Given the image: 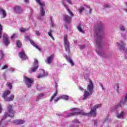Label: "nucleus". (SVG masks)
<instances>
[{
	"label": "nucleus",
	"mask_w": 127,
	"mask_h": 127,
	"mask_svg": "<svg viewBox=\"0 0 127 127\" xmlns=\"http://www.w3.org/2000/svg\"><path fill=\"white\" fill-rule=\"evenodd\" d=\"M63 17L64 21H65L66 23H70V22H71V20L72 19V18L69 16V15H64Z\"/></svg>",
	"instance_id": "obj_16"
},
{
	"label": "nucleus",
	"mask_w": 127,
	"mask_h": 127,
	"mask_svg": "<svg viewBox=\"0 0 127 127\" xmlns=\"http://www.w3.org/2000/svg\"><path fill=\"white\" fill-rule=\"evenodd\" d=\"M55 57V55L54 54H52L51 56L47 57V59L45 61L47 64H51L52 62H53V60H54V58Z\"/></svg>",
	"instance_id": "obj_11"
},
{
	"label": "nucleus",
	"mask_w": 127,
	"mask_h": 127,
	"mask_svg": "<svg viewBox=\"0 0 127 127\" xmlns=\"http://www.w3.org/2000/svg\"><path fill=\"white\" fill-rule=\"evenodd\" d=\"M8 123H10V120L8 121Z\"/></svg>",
	"instance_id": "obj_56"
},
{
	"label": "nucleus",
	"mask_w": 127,
	"mask_h": 127,
	"mask_svg": "<svg viewBox=\"0 0 127 127\" xmlns=\"http://www.w3.org/2000/svg\"><path fill=\"white\" fill-rule=\"evenodd\" d=\"M7 68H8V66H7V64H5L4 66H3L1 68L2 70H4V69H7Z\"/></svg>",
	"instance_id": "obj_40"
},
{
	"label": "nucleus",
	"mask_w": 127,
	"mask_h": 127,
	"mask_svg": "<svg viewBox=\"0 0 127 127\" xmlns=\"http://www.w3.org/2000/svg\"><path fill=\"white\" fill-rule=\"evenodd\" d=\"M100 86H101L102 90H105V88H104V86L103 85V84H101Z\"/></svg>",
	"instance_id": "obj_51"
},
{
	"label": "nucleus",
	"mask_w": 127,
	"mask_h": 127,
	"mask_svg": "<svg viewBox=\"0 0 127 127\" xmlns=\"http://www.w3.org/2000/svg\"><path fill=\"white\" fill-rule=\"evenodd\" d=\"M7 112H5L4 114V116L0 120V127H4L7 125H8V122H5L3 123V121L4 119H6L7 117L10 118H13L14 117V114H15V111L13 110L12 108V105L9 104L7 106Z\"/></svg>",
	"instance_id": "obj_3"
},
{
	"label": "nucleus",
	"mask_w": 127,
	"mask_h": 127,
	"mask_svg": "<svg viewBox=\"0 0 127 127\" xmlns=\"http://www.w3.org/2000/svg\"><path fill=\"white\" fill-rule=\"evenodd\" d=\"M69 127H75V125H74V124H71V125H70L69 126Z\"/></svg>",
	"instance_id": "obj_54"
},
{
	"label": "nucleus",
	"mask_w": 127,
	"mask_h": 127,
	"mask_svg": "<svg viewBox=\"0 0 127 127\" xmlns=\"http://www.w3.org/2000/svg\"><path fill=\"white\" fill-rule=\"evenodd\" d=\"M2 76H3L4 79H6V77L5 72H4V73L2 74Z\"/></svg>",
	"instance_id": "obj_47"
},
{
	"label": "nucleus",
	"mask_w": 127,
	"mask_h": 127,
	"mask_svg": "<svg viewBox=\"0 0 127 127\" xmlns=\"http://www.w3.org/2000/svg\"><path fill=\"white\" fill-rule=\"evenodd\" d=\"M24 1L26 3L29 2V0H24Z\"/></svg>",
	"instance_id": "obj_53"
},
{
	"label": "nucleus",
	"mask_w": 127,
	"mask_h": 127,
	"mask_svg": "<svg viewBox=\"0 0 127 127\" xmlns=\"http://www.w3.org/2000/svg\"><path fill=\"white\" fill-rule=\"evenodd\" d=\"M124 117H125V113L124 112H122L117 115V118L118 119H124Z\"/></svg>",
	"instance_id": "obj_22"
},
{
	"label": "nucleus",
	"mask_w": 127,
	"mask_h": 127,
	"mask_svg": "<svg viewBox=\"0 0 127 127\" xmlns=\"http://www.w3.org/2000/svg\"><path fill=\"white\" fill-rule=\"evenodd\" d=\"M105 122H109V117H107L104 120Z\"/></svg>",
	"instance_id": "obj_52"
},
{
	"label": "nucleus",
	"mask_w": 127,
	"mask_h": 127,
	"mask_svg": "<svg viewBox=\"0 0 127 127\" xmlns=\"http://www.w3.org/2000/svg\"><path fill=\"white\" fill-rule=\"evenodd\" d=\"M36 88L39 91H41V90L43 89V88H42V87H41V85H37Z\"/></svg>",
	"instance_id": "obj_32"
},
{
	"label": "nucleus",
	"mask_w": 127,
	"mask_h": 127,
	"mask_svg": "<svg viewBox=\"0 0 127 127\" xmlns=\"http://www.w3.org/2000/svg\"><path fill=\"white\" fill-rule=\"evenodd\" d=\"M78 10L79 12V13H82L84 10H85V8H84V7H80L78 9Z\"/></svg>",
	"instance_id": "obj_30"
},
{
	"label": "nucleus",
	"mask_w": 127,
	"mask_h": 127,
	"mask_svg": "<svg viewBox=\"0 0 127 127\" xmlns=\"http://www.w3.org/2000/svg\"><path fill=\"white\" fill-rule=\"evenodd\" d=\"M24 82H25V85L27 88H31L34 80H33V79L32 78H29L27 76H24Z\"/></svg>",
	"instance_id": "obj_8"
},
{
	"label": "nucleus",
	"mask_w": 127,
	"mask_h": 127,
	"mask_svg": "<svg viewBox=\"0 0 127 127\" xmlns=\"http://www.w3.org/2000/svg\"><path fill=\"white\" fill-rule=\"evenodd\" d=\"M0 61H1V60H2V59H3V52H2V51H0Z\"/></svg>",
	"instance_id": "obj_31"
},
{
	"label": "nucleus",
	"mask_w": 127,
	"mask_h": 127,
	"mask_svg": "<svg viewBox=\"0 0 127 127\" xmlns=\"http://www.w3.org/2000/svg\"><path fill=\"white\" fill-rule=\"evenodd\" d=\"M16 46L17 47L20 48V47H21V42H20L19 40L17 41L16 42Z\"/></svg>",
	"instance_id": "obj_29"
},
{
	"label": "nucleus",
	"mask_w": 127,
	"mask_h": 127,
	"mask_svg": "<svg viewBox=\"0 0 127 127\" xmlns=\"http://www.w3.org/2000/svg\"><path fill=\"white\" fill-rule=\"evenodd\" d=\"M29 18L30 20H33V16H29Z\"/></svg>",
	"instance_id": "obj_50"
},
{
	"label": "nucleus",
	"mask_w": 127,
	"mask_h": 127,
	"mask_svg": "<svg viewBox=\"0 0 127 127\" xmlns=\"http://www.w3.org/2000/svg\"><path fill=\"white\" fill-rule=\"evenodd\" d=\"M64 44L65 51L68 53V56L65 55L64 57L67 62H68V63H70L71 66H74V62H73V61H72V60L70 58V43H69V41H68V36L67 35H64Z\"/></svg>",
	"instance_id": "obj_4"
},
{
	"label": "nucleus",
	"mask_w": 127,
	"mask_h": 127,
	"mask_svg": "<svg viewBox=\"0 0 127 127\" xmlns=\"http://www.w3.org/2000/svg\"><path fill=\"white\" fill-rule=\"evenodd\" d=\"M0 14L3 15V18H4L6 16V12L3 9L0 8Z\"/></svg>",
	"instance_id": "obj_21"
},
{
	"label": "nucleus",
	"mask_w": 127,
	"mask_h": 127,
	"mask_svg": "<svg viewBox=\"0 0 127 127\" xmlns=\"http://www.w3.org/2000/svg\"><path fill=\"white\" fill-rule=\"evenodd\" d=\"M109 7H110V5L108 4H105L104 5V8H109Z\"/></svg>",
	"instance_id": "obj_42"
},
{
	"label": "nucleus",
	"mask_w": 127,
	"mask_h": 127,
	"mask_svg": "<svg viewBox=\"0 0 127 127\" xmlns=\"http://www.w3.org/2000/svg\"><path fill=\"white\" fill-rule=\"evenodd\" d=\"M86 90H87L84 91L82 100H86V99H88V97L93 95V92L94 91V83H93L92 80H89V83L87 85Z\"/></svg>",
	"instance_id": "obj_6"
},
{
	"label": "nucleus",
	"mask_w": 127,
	"mask_h": 127,
	"mask_svg": "<svg viewBox=\"0 0 127 127\" xmlns=\"http://www.w3.org/2000/svg\"><path fill=\"white\" fill-rule=\"evenodd\" d=\"M8 70L10 72H14V68L12 67L10 68Z\"/></svg>",
	"instance_id": "obj_43"
},
{
	"label": "nucleus",
	"mask_w": 127,
	"mask_h": 127,
	"mask_svg": "<svg viewBox=\"0 0 127 127\" xmlns=\"http://www.w3.org/2000/svg\"><path fill=\"white\" fill-rule=\"evenodd\" d=\"M85 45H80L79 46V48L80 49H81V50L84 49V48H85Z\"/></svg>",
	"instance_id": "obj_41"
},
{
	"label": "nucleus",
	"mask_w": 127,
	"mask_h": 127,
	"mask_svg": "<svg viewBox=\"0 0 127 127\" xmlns=\"http://www.w3.org/2000/svg\"><path fill=\"white\" fill-rule=\"evenodd\" d=\"M3 41L4 42V44L5 45H9V43H10V41L8 39V37L6 33H4L3 34Z\"/></svg>",
	"instance_id": "obj_12"
},
{
	"label": "nucleus",
	"mask_w": 127,
	"mask_h": 127,
	"mask_svg": "<svg viewBox=\"0 0 127 127\" xmlns=\"http://www.w3.org/2000/svg\"><path fill=\"white\" fill-rule=\"evenodd\" d=\"M69 4H72V2H71V0H65Z\"/></svg>",
	"instance_id": "obj_49"
},
{
	"label": "nucleus",
	"mask_w": 127,
	"mask_h": 127,
	"mask_svg": "<svg viewBox=\"0 0 127 127\" xmlns=\"http://www.w3.org/2000/svg\"><path fill=\"white\" fill-rule=\"evenodd\" d=\"M44 97V93H40L39 94L37 97V101H39V100H41Z\"/></svg>",
	"instance_id": "obj_24"
},
{
	"label": "nucleus",
	"mask_w": 127,
	"mask_h": 127,
	"mask_svg": "<svg viewBox=\"0 0 127 127\" xmlns=\"http://www.w3.org/2000/svg\"><path fill=\"white\" fill-rule=\"evenodd\" d=\"M104 31V25L100 22L96 24L94 27V38L96 43V52L100 56L106 58V54L103 51V31Z\"/></svg>",
	"instance_id": "obj_1"
},
{
	"label": "nucleus",
	"mask_w": 127,
	"mask_h": 127,
	"mask_svg": "<svg viewBox=\"0 0 127 127\" xmlns=\"http://www.w3.org/2000/svg\"><path fill=\"white\" fill-rule=\"evenodd\" d=\"M14 99V95H11L9 97H7L4 100L5 102H11Z\"/></svg>",
	"instance_id": "obj_20"
},
{
	"label": "nucleus",
	"mask_w": 127,
	"mask_h": 127,
	"mask_svg": "<svg viewBox=\"0 0 127 127\" xmlns=\"http://www.w3.org/2000/svg\"><path fill=\"white\" fill-rule=\"evenodd\" d=\"M79 89L80 90V91H81L82 92H84V88H83L82 87L79 86Z\"/></svg>",
	"instance_id": "obj_46"
},
{
	"label": "nucleus",
	"mask_w": 127,
	"mask_h": 127,
	"mask_svg": "<svg viewBox=\"0 0 127 127\" xmlns=\"http://www.w3.org/2000/svg\"><path fill=\"white\" fill-rule=\"evenodd\" d=\"M97 125H98V120H94V125L97 127Z\"/></svg>",
	"instance_id": "obj_44"
},
{
	"label": "nucleus",
	"mask_w": 127,
	"mask_h": 127,
	"mask_svg": "<svg viewBox=\"0 0 127 127\" xmlns=\"http://www.w3.org/2000/svg\"><path fill=\"white\" fill-rule=\"evenodd\" d=\"M65 2H66V0H62V4H63L64 6V7H65V8L66 9V10L68 11V12L69 15H70V16H73V13H72V11H71V10H70V9H69V7H68L67 5L65 4Z\"/></svg>",
	"instance_id": "obj_13"
},
{
	"label": "nucleus",
	"mask_w": 127,
	"mask_h": 127,
	"mask_svg": "<svg viewBox=\"0 0 127 127\" xmlns=\"http://www.w3.org/2000/svg\"><path fill=\"white\" fill-rule=\"evenodd\" d=\"M84 6H86V7H88L89 8V13H91L92 9L90 8V6L89 5H87L86 4H84Z\"/></svg>",
	"instance_id": "obj_33"
},
{
	"label": "nucleus",
	"mask_w": 127,
	"mask_h": 127,
	"mask_svg": "<svg viewBox=\"0 0 127 127\" xmlns=\"http://www.w3.org/2000/svg\"><path fill=\"white\" fill-rule=\"evenodd\" d=\"M19 56L22 60H26L28 59L27 56H26V54H25L23 51L19 53Z\"/></svg>",
	"instance_id": "obj_14"
},
{
	"label": "nucleus",
	"mask_w": 127,
	"mask_h": 127,
	"mask_svg": "<svg viewBox=\"0 0 127 127\" xmlns=\"http://www.w3.org/2000/svg\"><path fill=\"white\" fill-rule=\"evenodd\" d=\"M2 111V107H1V104H0V114L1 113Z\"/></svg>",
	"instance_id": "obj_48"
},
{
	"label": "nucleus",
	"mask_w": 127,
	"mask_h": 127,
	"mask_svg": "<svg viewBox=\"0 0 127 127\" xmlns=\"http://www.w3.org/2000/svg\"><path fill=\"white\" fill-rule=\"evenodd\" d=\"M35 33L36 35H38V36H40V33H39V31H35Z\"/></svg>",
	"instance_id": "obj_45"
},
{
	"label": "nucleus",
	"mask_w": 127,
	"mask_h": 127,
	"mask_svg": "<svg viewBox=\"0 0 127 127\" xmlns=\"http://www.w3.org/2000/svg\"><path fill=\"white\" fill-rule=\"evenodd\" d=\"M37 69H38V60L35 59L32 67L30 68V71L32 72H36Z\"/></svg>",
	"instance_id": "obj_10"
},
{
	"label": "nucleus",
	"mask_w": 127,
	"mask_h": 127,
	"mask_svg": "<svg viewBox=\"0 0 127 127\" xmlns=\"http://www.w3.org/2000/svg\"><path fill=\"white\" fill-rule=\"evenodd\" d=\"M84 79H85V80H88V79H89V74L88 73L84 74Z\"/></svg>",
	"instance_id": "obj_39"
},
{
	"label": "nucleus",
	"mask_w": 127,
	"mask_h": 127,
	"mask_svg": "<svg viewBox=\"0 0 127 127\" xmlns=\"http://www.w3.org/2000/svg\"><path fill=\"white\" fill-rule=\"evenodd\" d=\"M7 87H8V88L9 89H11V88H12V85L11 84V83H10L9 82H8L7 83Z\"/></svg>",
	"instance_id": "obj_38"
},
{
	"label": "nucleus",
	"mask_w": 127,
	"mask_h": 127,
	"mask_svg": "<svg viewBox=\"0 0 127 127\" xmlns=\"http://www.w3.org/2000/svg\"><path fill=\"white\" fill-rule=\"evenodd\" d=\"M50 20L51 21V26L52 27H54L55 26V25L54 24V20L53 19V17L50 16Z\"/></svg>",
	"instance_id": "obj_23"
},
{
	"label": "nucleus",
	"mask_w": 127,
	"mask_h": 127,
	"mask_svg": "<svg viewBox=\"0 0 127 127\" xmlns=\"http://www.w3.org/2000/svg\"><path fill=\"white\" fill-rule=\"evenodd\" d=\"M72 123L74 124V125H75L76 124H80V122H79V121H78V120L75 119L72 121Z\"/></svg>",
	"instance_id": "obj_35"
},
{
	"label": "nucleus",
	"mask_w": 127,
	"mask_h": 127,
	"mask_svg": "<svg viewBox=\"0 0 127 127\" xmlns=\"http://www.w3.org/2000/svg\"><path fill=\"white\" fill-rule=\"evenodd\" d=\"M77 29L80 32H82V33H84V31L81 28V24H79L77 26Z\"/></svg>",
	"instance_id": "obj_28"
},
{
	"label": "nucleus",
	"mask_w": 127,
	"mask_h": 127,
	"mask_svg": "<svg viewBox=\"0 0 127 127\" xmlns=\"http://www.w3.org/2000/svg\"><path fill=\"white\" fill-rule=\"evenodd\" d=\"M29 30V28H19V31H20V32L23 33V32H25L26 31H28V30Z\"/></svg>",
	"instance_id": "obj_25"
},
{
	"label": "nucleus",
	"mask_w": 127,
	"mask_h": 127,
	"mask_svg": "<svg viewBox=\"0 0 127 127\" xmlns=\"http://www.w3.org/2000/svg\"><path fill=\"white\" fill-rule=\"evenodd\" d=\"M17 37V34H14L11 36V39H14V38H16Z\"/></svg>",
	"instance_id": "obj_34"
},
{
	"label": "nucleus",
	"mask_w": 127,
	"mask_h": 127,
	"mask_svg": "<svg viewBox=\"0 0 127 127\" xmlns=\"http://www.w3.org/2000/svg\"><path fill=\"white\" fill-rule=\"evenodd\" d=\"M30 36L29 35H27L25 36V38L26 39V40H29V41H30L31 44H32V45L33 46H34V47H35V48H36V49H38V50H39V51H41V49L38 47V46L37 45V44H36V43H35L34 42V41L31 40L29 38H30Z\"/></svg>",
	"instance_id": "obj_9"
},
{
	"label": "nucleus",
	"mask_w": 127,
	"mask_h": 127,
	"mask_svg": "<svg viewBox=\"0 0 127 127\" xmlns=\"http://www.w3.org/2000/svg\"><path fill=\"white\" fill-rule=\"evenodd\" d=\"M101 107H102V104H97L91 109L89 113H86L78 108H73L71 109L70 111L74 112L67 114V117H72V116H76L77 115H82V116H87L88 117L90 116H91V117H96L97 115V113H96L97 109H99V108H101Z\"/></svg>",
	"instance_id": "obj_2"
},
{
	"label": "nucleus",
	"mask_w": 127,
	"mask_h": 127,
	"mask_svg": "<svg viewBox=\"0 0 127 127\" xmlns=\"http://www.w3.org/2000/svg\"><path fill=\"white\" fill-rule=\"evenodd\" d=\"M114 87L116 88L117 93L120 94V85H119V83H116Z\"/></svg>",
	"instance_id": "obj_26"
},
{
	"label": "nucleus",
	"mask_w": 127,
	"mask_h": 127,
	"mask_svg": "<svg viewBox=\"0 0 127 127\" xmlns=\"http://www.w3.org/2000/svg\"><path fill=\"white\" fill-rule=\"evenodd\" d=\"M55 86H56V92L54 94V95L51 97L50 99V103L52 102L54 100V102L55 103H57L59 100H64L65 101H68L69 100V96L68 95H63L60 96L59 98H56L55 97L57 96V94H58V91L57 90V87H58V85L57 84V82H55Z\"/></svg>",
	"instance_id": "obj_5"
},
{
	"label": "nucleus",
	"mask_w": 127,
	"mask_h": 127,
	"mask_svg": "<svg viewBox=\"0 0 127 127\" xmlns=\"http://www.w3.org/2000/svg\"><path fill=\"white\" fill-rule=\"evenodd\" d=\"M79 127V126L76 125V127Z\"/></svg>",
	"instance_id": "obj_57"
},
{
	"label": "nucleus",
	"mask_w": 127,
	"mask_h": 127,
	"mask_svg": "<svg viewBox=\"0 0 127 127\" xmlns=\"http://www.w3.org/2000/svg\"><path fill=\"white\" fill-rule=\"evenodd\" d=\"M10 91L6 90L2 94V98H3V99H4V100L7 98V96H8V95H10Z\"/></svg>",
	"instance_id": "obj_18"
},
{
	"label": "nucleus",
	"mask_w": 127,
	"mask_h": 127,
	"mask_svg": "<svg viewBox=\"0 0 127 127\" xmlns=\"http://www.w3.org/2000/svg\"><path fill=\"white\" fill-rule=\"evenodd\" d=\"M14 9L16 13H21L22 11H23L22 8H21V7L18 5L14 6Z\"/></svg>",
	"instance_id": "obj_15"
},
{
	"label": "nucleus",
	"mask_w": 127,
	"mask_h": 127,
	"mask_svg": "<svg viewBox=\"0 0 127 127\" xmlns=\"http://www.w3.org/2000/svg\"><path fill=\"white\" fill-rule=\"evenodd\" d=\"M43 73H39L37 75V77L38 79H40L41 78H43V77H45L47 76V73H45V70L44 69H42Z\"/></svg>",
	"instance_id": "obj_17"
},
{
	"label": "nucleus",
	"mask_w": 127,
	"mask_h": 127,
	"mask_svg": "<svg viewBox=\"0 0 127 127\" xmlns=\"http://www.w3.org/2000/svg\"><path fill=\"white\" fill-rule=\"evenodd\" d=\"M52 32H53V31H52V30H50V31L48 32V35H49V36H50V37H51V38L53 40H55V39H54V37H53L52 34Z\"/></svg>",
	"instance_id": "obj_27"
},
{
	"label": "nucleus",
	"mask_w": 127,
	"mask_h": 127,
	"mask_svg": "<svg viewBox=\"0 0 127 127\" xmlns=\"http://www.w3.org/2000/svg\"><path fill=\"white\" fill-rule=\"evenodd\" d=\"M39 4H40V15L38 17V19H39V21L42 22L44 20V18L43 16L45 15V10H44V7H45V3L44 2H41L40 0H35Z\"/></svg>",
	"instance_id": "obj_7"
},
{
	"label": "nucleus",
	"mask_w": 127,
	"mask_h": 127,
	"mask_svg": "<svg viewBox=\"0 0 127 127\" xmlns=\"http://www.w3.org/2000/svg\"><path fill=\"white\" fill-rule=\"evenodd\" d=\"M120 28L122 31H125L126 30V28L124 26H120Z\"/></svg>",
	"instance_id": "obj_36"
},
{
	"label": "nucleus",
	"mask_w": 127,
	"mask_h": 127,
	"mask_svg": "<svg viewBox=\"0 0 127 127\" xmlns=\"http://www.w3.org/2000/svg\"><path fill=\"white\" fill-rule=\"evenodd\" d=\"M24 123H25V121L22 120H16L14 121V124H15V125H23Z\"/></svg>",
	"instance_id": "obj_19"
},
{
	"label": "nucleus",
	"mask_w": 127,
	"mask_h": 127,
	"mask_svg": "<svg viewBox=\"0 0 127 127\" xmlns=\"http://www.w3.org/2000/svg\"><path fill=\"white\" fill-rule=\"evenodd\" d=\"M125 59H127V57L125 56Z\"/></svg>",
	"instance_id": "obj_55"
},
{
	"label": "nucleus",
	"mask_w": 127,
	"mask_h": 127,
	"mask_svg": "<svg viewBox=\"0 0 127 127\" xmlns=\"http://www.w3.org/2000/svg\"><path fill=\"white\" fill-rule=\"evenodd\" d=\"M1 31H2V26L0 24V38H1Z\"/></svg>",
	"instance_id": "obj_37"
}]
</instances>
